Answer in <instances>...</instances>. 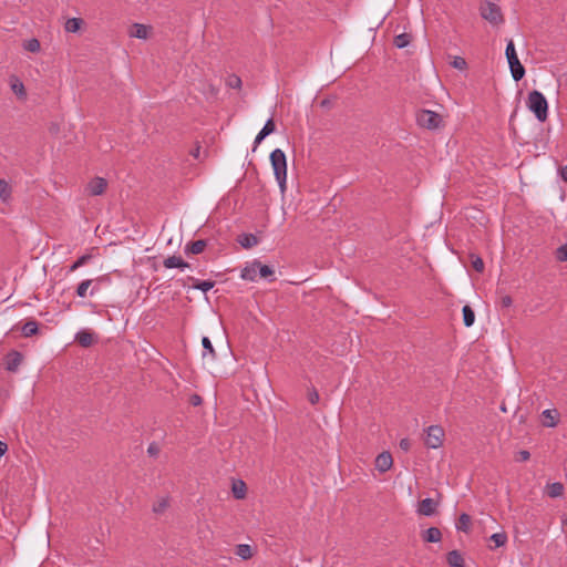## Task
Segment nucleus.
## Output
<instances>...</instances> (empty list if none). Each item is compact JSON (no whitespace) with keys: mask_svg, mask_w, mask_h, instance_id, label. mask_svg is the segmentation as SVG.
Listing matches in <instances>:
<instances>
[{"mask_svg":"<svg viewBox=\"0 0 567 567\" xmlns=\"http://www.w3.org/2000/svg\"><path fill=\"white\" fill-rule=\"evenodd\" d=\"M505 55H506L513 79L515 81L522 80L525 75V68L518 60L513 40H509L507 42V45L505 49Z\"/></svg>","mask_w":567,"mask_h":567,"instance_id":"obj_3","label":"nucleus"},{"mask_svg":"<svg viewBox=\"0 0 567 567\" xmlns=\"http://www.w3.org/2000/svg\"><path fill=\"white\" fill-rule=\"evenodd\" d=\"M167 506H168L167 501L162 499L161 502H158L157 504L154 505L153 511L155 513L159 514V513H163Z\"/></svg>","mask_w":567,"mask_h":567,"instance_id":"obj_44","label":"nucleus"},{"mask_svg":"<svg viewBox=\"0 0 567 567\" xmlns=\"http://www.w3.org/2000/svg\"><path fill=\"white\" fill-rule=\"evenodd\" d=\"M276 131V125L272 118H269L264 127L260 130L266 136L272 134Z\"/></svg>","mask_w":567,"mask_h":567,"instance_id":"obj_38","label":"nucleus"},{"mask_svg":"<svg viewBox=\"0 0 567 567\" xmlns=\"http://www.w3.org/2000/svg\"><path fill=\"white\" fill-rule=\"evenodd\" d=\"M267 136L262 133V132H259L254 141V147H252V151L255 152L257 146L266 138Z\"/></svg>","mask_w":567,"mask_h":567,"instance_id":"obj_47","label":"nucleus"},{"mask_svg":"<svg viewBox=\"0 0 567 567\" xmlns=\"http://www.w3.org/2000/svg\"><path fill=\"white\" fill-rule=\"evenodd\" d=\"M544 421L543 424L547 427H555L558 423V412L557 410H545L542 413Z\"/></svg>","mask_w":567,"mask_h":567,"instance_id":"obj_13","label":"nucleus"},{"mask_svg":"<svg viewBox=\"0 0 567 567\" xmlns=\"http://www.w3.org/2000/svg\"><path fill=\"white\" fill-rule=\"evenodd\" d=\"M130 37L136 38V39H147L148 37V27L141 23H134L131 27V30L128 32Z\"/></svg>","mask_w":567,"mask_h":567,"instance_id":"obj_14","label":"nucleus"},{"mask_svg":"<svg viewBox=\"0 0 567 567\" xmlns=\"http://www.w3.org/2000/svg\"><path fill=\"white\" fill-rule=\"evenodd\" d=\"M412 35L410 33H401L394 38V45L399 49H403L410 44Z\"/></svg>","mask_w":567,"mask_h":567,"instance_id":"obj_28","label":"nucleus"},{"mask_svg":"<svg viewBox=\"0 0 567 567\" xmlns=\"http://www.w3.org/2000/svg\"><path fill=\"white\" fill-rule=\"evenodd\" d=\"M270 163L281 193L286 192L287 183V158L282 150L276 148L270 153Z\"/></svg>","mask_w":567,"mask_h":567,"instance_id":"obj_1","label":"nucleus"},{"mask_svg":"<svg viewBox=\"0 0 567 567\" xmlns=\"http://www.w3.org/2000/svg\"><path fill=\"white\" fill-rule=\"evenodd\" d=\"M512 298L509 296H505L502 298V305L504 307H509L512 305Z\"/></svg>","mask_w":567,"mask_h":567,"instance_id":"obj_51","label":"nucleus"},{"mask_svg":"<svg viewBox=\"0 0 567 567\" xmlns=\"http://www.w3.org/2000/svg\"><path fill=\"white\" fill-rule=\"evenodd\" d=\"M203 402L202 400V396L198 395V394H193L190 398H189V403L194 406H198L200 405Z\"/></svg>","mask_w":567,"mask_h":567,"instance_id":"obj_48","label":"nucleus"},{"mask_svg":"<svg viewBox=\"0 0 567 567\" xmlns=\"http://www.w3.org/2000/svg\"><path fill=\"white\" fill-rule=\"evenodd\" d=\"M202 344H203V348H204L203 357L205 358L206 355L209 354L213 359H215L216 352H215V349H214V347L212 344L210 339L208 337H203Z\"/></svg>","mask_w":567,"mask_h":567,"instance_id":"obj_30","label":"nucleus"},{"mask_svg":"<svg viewBox=\"0 0 567 567\" xmlns=\"http://www.w3.org/2000/svg\"><path fill=\"white\" fill-rule=\"evenodd\" d=\"M233 495L236 499H243L246 497L247 486L244 481H237L233 483Z\"/></svg>","mask_w":567,"mask_h":567,"instance_id":"obj_21","label":"nucleus"},{"mask_svg":"<svg viewBox=\"0 0 567 567\" xmlns=\"http://www.w3.org/2000/svg\"><path fill=\"white\" fill-rule=\"evenodd\" d=\"M447 564L452 567H465L464 558L458 550H452L446 556Z\"/></svg>","mask_w":567,"mask_h":567,"instance_id":"obj_19","label":"nucleus"},{"mask_svg":"<svg viewBox=\"0 0 567 567\" xmlns=\"http://www.w3.org/2000/svg\"><path fill=\"white\" fill-rule=\"evenodd\" d=\"M95 336L94 333L89 329L80 330L75 334V341L83 348H89L94 343Z\"/></svg>","mask_w":567,"mask_h":567,"instance_id":"obj_9","label":"nucleus"},{"mask_svg":"<svg viewBox=\"0 0 567 567\" xmlns=\"http://www.w3.org/2000/svg\"><path fill=\"white\" fill-rule=\"evenodd\" d=\"M237 241L246 249L252 248L259 243L257 236L254 234H240Z\"/></svg>","mask_w":567,"mask_h":567,"instance_id":"obj_15","label":"nucleus"},{"mask_svg":"<svg viewBox=\"0 0 567 567\" xmlns=\"http://www.w3.org/2000/svg\"><path fill=\"white\" fill-rule=\"evenodd\" d=\"M555 256L558 261H567V244L558 247L556 249Z\"/></svg>","mask_w":567,"mask_h":567,"instance_id":"obj_37","label":"nucleus"},{"mask_svg":"<svg viewBox=\"0 0 567 567\" xmlns=\"http://www.w3.org/2000/svg\"><path fill=\"white\" fill-rule=\"evenodd\" d=\"M22 362V354L18 351H11L6 359V369L16 372Z\"/></svg>","mask_w":567,"mask_h":567,"instance_id":"obj_11","label":"nucleus"},{"mask_svg":"<svg viewBox=\"0 0 567 567\" xmlns=\"http://www.w3.org/2000/svg\"><path fill=\"white\" fill-rule=\"evenodd\" d=\"M93 280H94V282H93L92 289L90 291L91 296H94L95 293H97L100 291V287L103 284H109L110 282V277L109 276H101V277H97L96 279H93Z\"/></svg>","mask_w":567,"mask_h":567,"instance_id":"obj_32","label":"nucleus"},{"mask_svg":"<svg viewBox=\"0 0 567 567\" xmlns=\"http://www.w3.org/2000/svg\"><path fill=\"white\" fill-rule=\"evenodd\" d=\"M492 542H494L495 547L504 546L507 542V535L505 533H495L489 538Z\"/></svg>","mask_w":567,"mask_h":567,"instance_id":"obj_36","label":"nucleus"},{"mask_svg":"<svg viewBox=\"0 0 567 567\" xmlns=\"http://www.w3.org/2000/svg\"><path fill=\"white\" fill-rule=\"evenodd\" d=\"M258 266H260V261L254 260L251 264L243 268L240 274L241 279L255 281L257 278Z\"/></svg>","mask_w":567,"mask_h":567,"instance_id":"obj_12","label":"nucleus"},{"mask_svg":"<svg viewBox=\"0 0 567 567\" xmlns=\"http://www.w3.org/2000/svg\"><path fill=\"white\" fill-rule=\"evenodd\" d=\"M417 124L426 130H437L443 125V117L431 110H421L416 114Z\"/></svg>","mask_w":567,"mask_h":567,"instance_id":"obj_4","label":"nucleus"},{"mask_svg":"<svg viewBox=\"0 0 567 567\" xmlns=\"http://www.w3.org/2000/svg\"><path fill=\"white\" fill-rule=\"evenodd\" d=\"M437 507V503L432 498H424L419 503L417 512L424 516H432Z\"/></svg>","mask_w":567,"mask_h":567,"instance_id":"obj_10","label":"nucleus"},{"mask_svg":"<svg viewBox=\"0 0 567 567\" xmlns=\"http://www.w3.org/2000/svg\"><path fill=\"white\" fill-rule=\"evenodd\" d=\"M470 525L471 516L466 513L461 514L456 523V529L467 533L470 530Z\"/></svg>","mask_w":567,"mask_h":567,"instance_id":"obj_27","label":"nucleus"},{"mask_svg":"<svg viewBox=\"0 0 567 567\" xmlns=\"http://www.w3.org/2000/svg\"><path fill=\"white\" fill-rule=\"evenodd\" d=\"M10 196H11V187L4 179L0 178V199L6 202L7 199L10 198Z\"/></svg>","mask_w":567,"mask_h":567,"instance_id":"obj_35","label":"nucleus"},{"mask_svg":"<svg viewBox=\"0 0 567 567\" xmlns=\"http://www.w3.org/2000/svg\"><path fill=\"white\" fill-rule=\"evenodd\" d=\"M560 177L564 182L567 183V165L560 169Z\"/></svg>","mask_w":567,"mask_h":567,"instance_id":"obj_52","label":"nucleus"},{"mask_svg":"<svg viewBox=\"0 0 567 567\" xmlns=\"http://www.w3.org/2000/svg\"><path fill=\"white\" fill-rule=\"evenodd\" d=\"M392 464L393 458L389 452H382L375 458V467L381 473L389 471Z\"/></svg>","mask_w":567,"mask_h":567,"instance_id":"obj_8","label":"nucleus"},{"mask_svg":"<svg viewBox=\"0 0 567 567\" xmlns=\"http://www.w3.org/2000/svg\"><path fill=\"white\" fill-rule=\"evenodd\" d=\"M452 65L453 68L457 69V70H464L467 65L465 59L461 58V56H455L453 62H452Z\"/></svg>","mask_w":567,"mask_h":567,"instance_id":"obj_42","label":"nucleus"},{"mask_svg":"<svg viewBox=\"0 0 567 567\" xmlns=\"http://www.w3.org/2000/svg\"><path fill=\"white\" fill-rule=\"evenodd\" d=\"M94 280L86 279L81 281L76 287V296L80 298H85L87 295V289L93 285Z\"/></svg>","mask_w":567,"mask_h":567,"instance_id":"obj_29","label":"nucleus"},{"mask_svg":"<svg viewBox=\"0 0 567 567\" xmlns=\"http://www.w3.org/2000/svg\"><path fill=\"white\" fill-rule=\"evenodd\" d=\"M11 89L12 91L14 92V94H17L19 97H25L27 93H25V89H24V85L21 81H19L18 79H13L12 82H11Z\"/></svg>","mask_w":567,"mask_h":567,"instance_id":"obj_33","label":"nucleus"},{"mask_svg":"<svg viewBox=\"0 0 567 567\" xmlns=\"http://www.w3.org/2000/svg\"><path fill=\"white\" fill-rule=\"evenodd\" d=\"M480 11L482 18L487 20L493 25H498L504 21L501 8L493 2L487 1L483 3L480 8Z\"/></svg>","mask_w":567,"mask_h":567,"instance_id":"obj_5","label":"nucleus"},{"mask_svg":"<svg viewBox=\"0 0 567 567\" xmlns=\"http://www.w3.org/2000/svg\"><path fill=\"white\" fill-rule=\"evenodd\" d=\"M23 49L32 53H38L41 49L40 41L35 38L29 39L24 41Z\"/></svg>","mask_w":567,"mask_h":567,"instance_id":"obj_31","label":"nucleus"},{"mask_svg":"<svg viewBox=\"0 0 567 567\" xmlns=\"http://www.w3.org/2000/svg\"><path fill=\"white\" fill-rule=\"evenodd\" d=\"M20 331L25 338L32 337L38 333V322L35 320H29L21 326Z\"/></svg>","mask_w":567,"mask_h":567,"instance_id":"obj_20","label":"nucleus"},{"mask_svg":"<svg viewBox=\"0 0 567 567\" xmlns=\"http://www.w3.org/2000/svg\"><path fill=\"white\" fill-rule=\"evenodd\" d=\"M258 272H259L260 277H262V278H267V277H269V276H272V275H274V269H272V268H270L269 266H267V265H262V264L260 262V266H258Z\"/></svg>","mask_w":567,"mask_h":567,"instance_id":"obj_41","label":"nucleus"},{"mask_svg":"<svg viewBox=\"0 0 567 567\" xmlns=\"http://www.w3.org/2000/svg\"><path fill=\"white\" fill-rule=\"evenodd\" d=\"M8 451V444L0 441V457L3 456Z\"/></svg>","mask_w":567,"mask_h":567,"instance_id":"obj_50","label":"nucleus"},{"mask_svg":"<svg viewBox=\"0 0 567 567\" xmlns=\"http://www.w3.org/2000/svg\"><path fill=\"white\" fill-rule=\"evenodd\" d=\"M189 280L193 281V288L194 289L202 290L203 292H207L208 290H210L215 286V282L210 281V280L200 281V280L195 279L193 277H189Z\"/></svg>","mask_w":567,"mask_h":567,"instance_id":"obj_24","label":"nucleus"},{"mask_svg":"<svg viewBox=\"0 0 567 567\" xmlns=\"http://www.w3.org/2000/svg\"><path fill=\"white\" fill-rule=\"evenodd\" d=\"M92 259V255L85 254L78 258L70 267V271H75L80 267L86 265Z\"/></svg>","mask_w":567,"mask_h":567,"instance_id":"obj_34","label":"nucleus"},{"mask_svg":"<svg viewBox=\"0 0 567 567\" xmlns=\"http://www.w3.org/2000/svg\"><path fill=\"white\" fill-rule=\"evenodd\" d=\"M147 453L151 455V456H157L158 453H159V447L156 443H151L147 447Z\"/></svg>","mask_w":567,"mask_h":567,"instance_id":"obj_46","label":"nucleus"},{"mask_svg":"<svg viewBox=\"0 0 567 567\" xmlns=\"http://www.w3.org/2000/svg\"><path fill=\"white\" fill-rule=\"evenodd\" d=\"M82 24L83 20L81 18H70L66 20L64 29L66 32L75 33L81 29Z\"/></svg>","mask_w":567,"mask_h":567,"instance_id":"obj_23","label":"nucleus"},{"mask_svg":"<svg viewBox=\"0 0 567 567\" xmlns=\"http://www.w3.org/2000/svg\"><path fill=\"white\" fill-rule=\"evenodd\" d=\"M527 107L534 113L539 122H545L548 116V103L544 94L539 91H532L528 94Z\"/></svg>","mask_w":567,"mask_h":567,"instance_id":"obj_2","label":"nucleus"},{"mask_svg":"<svg viewBox=\"0 0 567 567\" xmlns=\"http://www.w3.org/2000/svg\"><path fill=\"white\" fill-rule=\"evenodd\" d=\"M529 457H530V453H529L528 451H526V450H522V451H519V452L517 453V455H516V458H515V460H516L517 462H526V461H528V460H529Z\"/></svg>","mask_w":567,"mask_h":567,"instance_id":"obj_43","label":"nucleus"},{"mask_svg":"<svg viewBox=\"0 0 567 567\" xmlns=\"http://www.w3.org/2000/svg\"><path fill=\"white\" fill-rule=\"evenodd\" d=\"M206 246H207V241L206 240L198 239V240H195V241H192V243L187 244L186 247H185V252L186 254L198 255V254L204 251Z\"/></svg>","mask_w":567,"mask_h":567,"instance_id":"obj_16","label":"nucleus"},{"mask_svg":"<svg viewBox=\"0 0 567 567\" xmlns=\"http://www.w3.org/2000/svg\"><path fill=\"white\" fill-rule=\"evenodd\" d=\"M193 155H194V157L198 158V156H199V147H197L196 151H194Z\"/></svg>","mask_w":567,"mask_h":567,"instance_id":"obj_53","label":"nucleus"},{"mask_svg":"<svg viewBox=\"0 0 567 567\" xmlns=\"http://www.w3.org/2000/svg\"><path fill=\"white\" fill-rule=\"evenodd\" d=\"M462 313H463L464 326L465 327L473 326V323L475 321V313H474L473 309L468 305H465L462 309Z\"/></svg>","mask_w":567,"mask_h":567,"instance_id":"obj_25","label":"nucleus"},{"mask_svg":"<svg viewBox=\"0 0 567 567\" xmlns=\"http://www.w3.org/2000/svg\"><path fill=\"white\" fill-rule=\"evenodd\" d=\"M444 430L440 425H431L426 430L424 443L429 449H439L443 444Z\"/></svg>","mask_w":567,"mask_h":567,"instance_id":"obj_6","label":"nucleus"},{"mask_svg":"<svg viewBox=\"0 0 567 567\" xmlns=\"http://www.w3.org/2000/svg\"><path fill=\"white\" fill-rule=\"evenodd\" d=\"M107 187V182L103 177H94L85 186V193L90 196L102 195Z\"/></svg>","mask_w":567,"mask_h":567,"instance_id":"obj_7","label":"nucleus"},{"mask_svg":"<svg viewBox=\"0 0 567 567\" xmlns=\"http://www.w3.org/2000/svg\"><path fill=\"white\" fill-rule=\"evenodd\" d=\"M308 399L311 404H317L319 402L320 396L316 389L309 391Z\"/></svg>","mask_w":567,"mask_h":567,"instance_id":"obj_45","label":"nucleus"},{"mask_svg":"<svg viewBox=\"0 0 567 567\" xmlns=\"http://www.w3.org/2000/svg\"><path fill=\"white\" fill-rule=\"evenodd\" d=\"M165 268H186L189 265L178 256H169L163 261Z\"/></svg>","mask_w":567,"mask_h":567,"instance_id":"obj_18","label":"nucleus"},{"mask_svg":"<svg viewBox=\"0 0 567 567\" xmlns=\"http://www.w3.org/2000/svg\"><path fill=\"white\" fill-rule=\"evenodd\" d=\"M399 445L402 451L408 452L411 447V442L409 439H402Z\"/></svg>","mask_w":567,"mask_h":567,"instance_id":"obj_49","label":"nucleus"},{"mask_svg":"<svg viewBox=\"0 0 567 567\" xmlns=\"http://www.w3.org/2000/svg\"><path fill=\"white\" fill-rule=\"evenodd\" d=\"M227 85L231 89H240L241 79L235 74L229 75L227 79Z\"/></svg>","mask_w":567,"mask_h":567,"instance_id":"obj_39","label":"nucleus"},{"mask_svg":"<svg viewBox=\"0 0 567 567\" xmlns=\"http://www.w3.org/2000/svg\"><path fill=\"white\" fill-rule=\"evenodd\" d=\"M472 267L477 271L482 272L484 270V261L481 257L472 255Z\"/></svg>","mask_w":567,"mask_h":567,"instance_id":"obj_40","label":"nucleus"},{"mask_svg":"<svg viewBox=\"0 0 567 567\" xmlns=\"http://www.w3.org/2000/svg\"><path fill=\"white\" fill-rule=\"evenodd\" d=\"M442 538V533L437 527H430L422 534V539L426 543H437Z\"/></svg>","mask_w":567,"mask_h":567,"instance_id":"obj_17","label":"nucleus"},{"mask_svg":"<svg viewBox=\"0 0 567 567\" xmlns=\"http://www.w3.org/2000/svg\"><path fill=\"white\" fill-rule=\"evenodd\" d=\"M563 493H564V485L559 482L547 484V486H546V494L551 498L559 497L563 495Z\"/></svg>","mask_w":567,"mask_h":567,"instance_id":"obj_22","label":"nucleus"},{"mask_svg":"<svg viewBox=\"0 0 567 567\" xmlns=\"http://www.w3.org/2000/svg\"><path fill=\"white\" fill-rule=\"evenodd\" d=\"M235 553L238 557H240L244 560H247V559L251 558V556H252V549H251L250 545H247V544L237 545Z\"/></svg>","mask_w":567,"mask_h":567,"instance_id":"obj_26","label":"nucleus"}]
</instances>
